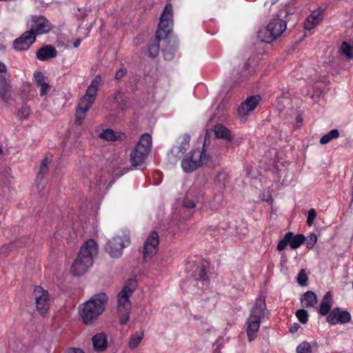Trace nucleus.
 <instances>
[{"label":"nucleus","instance_id":"1","mask_svg":"<svg viewBox=\"0 0 353 353\" xmlns=\"http://www.w3.org/2000/svg\"><path fill=\"white\" fill-rule=\"evenodd\" d=\"M98 254V245L93 239L85 241L73 262L71 272L75 276L84 274L93 265V259Z\"/></svg>","mask_w":353,"mask_h":353},{"label":"nucleus","instance_id":"2","mask_svg":"<svg viewBox=\"0 0 353 353\" xmlns=\"http://www.w3.org/2000/svg\"><path fill=\"white\" fill-rule=\"evenodd\" d=\"M105 293L94 294L80 306V316L85 324H92L104 311L108 301Z\"/></svg>","mask_w":353,"mask_h":353},{"label":"nucleus","instance_id":"3","mask_svg":"<svg viewBox=\"0 0 353 353\" xmlns=\"http://www.w3.org/2000/svg\"><path fill=\"white\" fill-rule=\"evenodd\" d=\"M268 314L264 299H257L251 309L250 316L247 319V335L249 341L254 340L260 327L261 321Z\"/></svg>","mask_w":353,"mask_h":353},{"label":"nucleus","instance_id":"4","mask_svg":"<svg viewBox=\"0 0 353 353\" xmlns=\"http://www.w3.org/2000/svg\"><path fill=\"white\" fill-rule=\"evenodd\" d=\"M101 81V77L97 75L88 87L85 94L81 98L76 111V123L78 125L82 123L87 112L94 103Z\"/></svg>","mask_w":353,"mask_h":353},{"label":"nucleus","instance_id":"5","mask_svg":"<svg viewBox=\"0 0 353 353\" xmlns=\"http://www.w3.org/2000/svg\"><path fill=\"white\" fill-rule=\"evenodd\" d=\"M210 157L199 149L191 150L181 161V168L185 172H192L200 166H209Z\"/></svg>","mask_w":353,"mask_h":353},{"label":"nucleus","instance_id":"6","mask_svg":"<svg viewBox=\"0 0 353 353\" xmlns=\"http://www.w3.org/2000/svg\"><path fill=\"white\" fill-rule=\"evenodd\" d=\"M152 144V137L144 134L140 138L130 154V162L133 167H141L148 154Z\"/></svg>","mask_w":353,"mask_h":353},{"label":"nucleus","instance_id":"7","mask_svg":"<svg viewBox=\"0 0 353 353\" xmlns=\"http://www.w3.org/2000/svg\"><path fill=\"white\" fill-rule=\"evenodd\" d=\"M172 24V6L170 3H168L161 15L156 32L157 38L166 39L171 32Z\"/></svg>","mask_w":353,"mask_h":353},{"label":"nucleus","instance_id":"8","mask_svg":"<svg viewBox=\"0 0 353 353\" xmlns=\"http://www.w3.org/2000/svg\"><path fill=\"white\" fill-rule=\"evenodd\" d=\"M130 243V236L128 234H123L122 236H115L108 241L105 250L111 257L118 258L121 256L123 248L128 246Z\"/></svg>","mask_w":353,"mask_h":353},{"label":"nucleus","instance_id":"9","mask_svg":"<svg viewBox=\"0 0 353 353\" xmlns=\"http://www.w3.org/2000/svg\"><path fill=\"white\" fill-rule=\"evenodd\" d=\"M28 26L35 37L37 34L48 33L52 28L51 23L45 17L41 15L32 16L28 23Z\"/></svg>","mask_w":353,"mask_h":353},{"label":"nucleus","instance_id":"10","mask_svg":"<svg viewBox=\"0 0 353 353\" xmlns=\"http://www.w3.org/2000/svg\"><path fill=\"white\" fill-rule=\"evenodd\" d=\"M36 307L41 315H44L50 307V296L47 290L41 286H35L33 292Z\"/></svg>","mask_w":353,"mask_h":353},{"label":"nucleus","instance_id":"11","mask_svg":"<svg viewBox=\"0 0 353 353\" xmlns=\"http://www.w3.org/2000/svg\"><path fill=\"white\" fill-rule=\"evenodd\" d=\"M130 296L123 292L118 294L117 309L120 314L119 322L121 325L127 323L129 320V314L131 309V302L129 300Z\"/></svg>","mask_w":353,"mask_h":353},{"label":"nucleus","instance_id":"12","mask_svg":"<svg viewBox=\"0 0 353 353\" xmlns=\"http://www.w3.org/2000/svg\"><path fill=\"white\" fill-rule=\"evenodd\" d=\"M159 234L157 232L152 231L146 239L143 250V255L145 260L151 259L158 252Z\"/></svg>","mask_w":353,"mask_h":353},{"label":"nucleus","instance_id":"13","mask_svg":"<svg viewBox=\"0 0 353 353\" xmlns=\"http://www.w3.org/2000/svg\"><path fill=\"white\" fill-rule=\"evenodd\" d=\"M35 41V35L28 30L13 41V47L17 50H26Z\"/></svg>","mask_w":353,"mask_h":353},{"label":"nucleus","instance_id":"14","mask_svg":"<svg viewBox=\"0 0 353 353\" xmlns=\"http://www.w3.org/2000/svg\"><path fill=\"white\" fill-rule=\"evenodd\" d=\"M351 320L350 313L347 311L341 310L336 307L333 309L328 314L327 321L330 324L346 323Z\"/></svg>","mask_w":353,"mask_h":353},{"label":"nucleus","instance_id":"15","mask_svg":"<svg viewBox=\"0 0 353 353\" xmlns=\"http://www.w3.org/2000/svg\"><path fill=\"white\" fill-rule=\"evenodd\" d=\"M190 138L188 134L183 135L180 146L174 148L170 150V152L168 154V157L172 163L176 162L178 159L181 158L187 151L190 146Z\"/></svg>","mask_w":353,"mask_h":353},{"label":"nucleus","instance_id":"16","mask_svg":"<svg viewBox=\"0 0 353 353\" xmlns=\"http://www.w3.org/2000/svg\"><path fill=\"white\" fill-rule=\"evenodd\" d=\"M261 97L259 95H254L248 97L238 108L239 114L242 117L248 115L255 109L259 103Z\"/></svg>","mask_w":353,"mask_h":353},{"label":"nucleus","instance_id":"17","mask_svg":"<svg viewBox=\"0 0 353 353\" xmlns=\"http://www.w3.org/2000/svg\"><path fill=\"white\" fill-rule=\"evenodd\" d=\"M36 55L39 60L43 61L57 57V51L52 46L46 45L39 49Z\"/></svg>","mask_w":353,"mask_h":353},{"label":"nucleus","instance_id":"18","mask_svg":"<svg viewBox=\"0 0 353 353\" xmlns=\"http://www.w3.org/2000/svg\"><path fill=\"white\" fill-rule=\"evenodd\" d=\"M268 26L276 39L286 29V22L281 19H272Z\"/></svg>","mask_w":353,"mask_h":353},{"label":"nucleus","instance_id":"19","mask_svg":"<svg viewBox=\"0 0 353 353\" xmlns=\"http://www.w3.org/2000/svg\"><path fill=\"white\" fill-rule=\"evenodd\" d=\"M94 350L97 352H103L108 347V341L105 334L99 333L95 334L92 339Z\"/></svg>","mask_w":353,"mask_h":353},{"label":"nucleus","instance_id":"20","mask_svg":"<svg viewBox=\"0 0 353 353\" xmlns=\"http://www.w3.org/2000/svg\"><path fill=\"white\" fill-rule=\"evenodd\" d=\"M214 132L216 137L218 139H225L228 141H231L233 139L230 130L222 124L215 125Z\"/></svg>","mask_w":353,"mask_h":353},{"label":"nucleus","instance_id":"21","mask_svg":"<svg viewBox=\"0 0 353 353\" xmlns=\"http://www.w3.org/2000/svg\"><path fill=\"white\" fill-rule=\"evenodd\" d=\"M206 266L205 262L201 263L196 265L195 271L192 273V276L196 281H201L203 282H207L208 280V276L206 272Z\"/></svg>","mask_w":353,"mask_h":353},{"label":"nucleus","instance_id":"22","mask_svg":"<svg viewBox=\"0 0 353 353\" xmlns=\"http://www.w3.org/2000/svg\"><path fill=\"white\" fill-rule=\"evenodd\" d=\"M257 37L260 41L265 43H271L276 40L275 36H274L272 32L270 31L268 26L260 29L258 32Z\"/></svg>","mask_w":353,"mask_h":353},{"label":"nucleus","instance_id":"23","mask_svg":"<svg viewBox=\"0 0 353 353\" xmlns=\"http://www.w3.org/2000/svg\"><path fill=\"white\" fill-rule=\"evenodd\" d=\"M301 301L305 307H314L317 303V297L314 292L307 291L303 294Z\"/></svg>","mask_w":353,"mask_h":353},{"label":"nucleus","instance_id":"24","mask_svg":"<svg viewBox=\"0 0 353 353\" xmlns=\"http://www.w3.org/2000/svg\"><path fill=\"white\" fill-rule=\"evenodd\" d=\"M332 301V294L330 292H327L323 296V301L321 303L319 313L321 315H327L331 308L330 302Z\"/></svg>","mask_w":353,"mask_h":353},{"label":"nucleus","instance_id":"25","mask_svg":"<svg viewBox=\"0 0 353 353\" xmlns=\"http://www.w3.org/2000/svg\"><path fill=\"white\" fill-rule=\"evenodd\" d=\"M286 234H291V236L289 237L288 243L292 249H296L299 248L305 240V237L303 234L294 235L292 232H288Z\"/></svg>","mask_w":353,"mask_h":353},{"label":"nucleus","instance_id":"26","mask_svg":"<svg viewBox=\"0 0 353 353\" xmlns=\"http://www.w3.org/2000/svg\"><path fill=\"white\" fill-rule=\"evenodd\" d=\"M192 191L190 190L183 199V206L190 209L194 208L196 203H199L201 199V196L199 195L196 196L194 199L192 198Z\"/></svg>","mask_w":353,"mask_h":353},{"label":"nucleus","instance_id":"27","mask_svg":"<svg viewBox=\"0 0 353 353\" xmlns=\"http://www.w3.org/2000/svg\"><path fill=\"white\" fill-rule=\"evenodd\" d=\"M163 38H157L150 43L148 46V53L150 57H156L159 52V42L161 40H163Z\"/></svg>","mask_w":353,"mask_h":353},{"label":"nucleus","instance_id":"28","mask_svg":"<svg viewBox=\"0 0 353 353\" xmlns=\"http://www.w3.org/2000/svg\"><path fill=\"white\" fill-rule=\"evenodd\" d=\"M143 338V332H137L134 334H132L130 341H129V347L132 350H134L138 347L141 340Z\"/></svg>","mask_w":353,"mask_h":353},{"label":"nucleus","instance_id":"29","mask_svg":"<svg viewBox=\"0 0 353 353\" xmlns=\"http://www.w3.org/2000/svg\"><path fill=\"white\" fill-rule=\"evenodd\" d=\"M339 137V130L333 129L328 133L324 134L320 139V143L323 145L327 144L333 139H336Z\"/></svg>","mask_w":353,"mask_h":353},{"label":"nucleus","instance_id":"30","mask_svg":"<svg viewBox=\"0 0 353 353\" xmlns=\"http://www.w3.org/2000/svg\"><path fill=\"white\" fill-rule=\"evenodd\" d=\"M137 286V283L135 279H129L121 292L131 296Z\"/></svg>","mask_w":353,"mask_h":353},{"label":"nucleus","instance_id":"31","mask_svg":"<svg viewBox=\"0 0 353 353\" xmlns=\"http://www.w3.org/2000/svg\"><path fill=\"white\" fill-rule=\"evenodd\" d=\"M99 136L101 139L112 141H117L120 138V136L117 135V133L111 129L103 130Z\"/></svg>","mask_w":353,"mask_h":353},{"label":"nucleus","instance_id":"32","mask_svg":"<svg viewBox=\"0 0 353 353\" xmlns=\"http://www.w3.org/2000/svg\"><path fill=\"white\" fill-rule=\"evenodd\" d=\"M214 182L220 188H225L228 182V174L223 171H220L215 176Z\"/></svg>","mask_w":353,"mask_h":353},{"label":"nucleus","instance_id":"33","mask_svg":"<svg viewBox=\"0 0 353 353\" xmlns=\"http://www.w3.org/2000/svg\"><path fill=\"white\" fill-rule=\"evenodd\" d=\"M51 162V159L48 157H45L44 159L41 161L40 169L38 173L37 179H42L46 174L48 172V165Z\"/></svg>","mask_w":353,"mask_h":353},{"label":"nucleus","instance_id":"34","mask_svg":"<svg viewBox=\"0 0 353 353\" xmlns=\"http://www.w3.org/2000/svg\"><path fill=\"white\" fill-rule=\"evenodd\" d=\"M9 83L7 79L2 75H0V97L3 99H6V93L9 90Z\"/></svg>","mask_w":353,"mask_h":353},{"label":"nucleus","instance_id":"35","mask_svg":"<svg viewBox=\"0 0 353 353\" xmlns=\"http://www.w3.org/2000/svg\"><path fill=\"white\" fill-rule=\"evenodd\" d=\"M341 48L343 53L348 58V59L352 60L353 52L352 46L347 42L344 41L342 43Z\"/></svg>","mask_w":353,"mask_h":353},{"label":"nucleus","instance_id":"36","mask_svg":"<svg viewBox=\"0 0 353 353\" xmlns=\"http://www.w3.org/2000/svg\"><path fill=\"white\" fill-rule=\"evenodd\" d=\"M296 353H312L310 344L307 341H303L296 347Z\"/></svg>","mask_w":353,"mask_h":353},{"label":"nucleus","instance_id":"37","mask_svg":"<svg viewBox=\"0 0 353 353\" xmlns=\"http://www.w3.org/2000/svg\"><path fill=\"white\" fill-rule=\"evenodd\" d=\"M308 277L304 269H301L297 276V283L301 286L307 285Z\"/></svg>","mask_w":353,"mask_h":353},{"label":"nucleus","instance_id":"38","mask_svg":"<svg viewBox=\"0 0 353 353\" xmlns=\"http://www.w3.org/2000/svg\"><path fill=\"white\" fill-rule=\"evenodd\" d=\"M296 316L299 321L303 324L306 323L308 321V314L305 310H298L296 312Z\"/></svg>","mask_w":353,"mask_h":353},{"label":"nucleus","instance_id":"39","mask_svg":"<svg viewBox=\"0 0 353 353\" xmlns=\"http://www.w3.org/2000/svg\"><path fill=\"white\" fill-rule=\"evenodd\" d=\"M30 113V108L26 104H23L18 112V117L20 119H28Z\"/></svg>","mask_w":353,"mask_h":353},{"label":"nucleus","instance_id":"40","mask_svg":"<svg viewBox=\"0 0 353 353\" xmlns=\"http://www.w3.org/2000/svg\"><path fill=\"white\" fill-rule=\"evenodd\" d=\"M165 59L170 61L174 57L175 49L172 48H166L162 50Z\"/></svg>","mask_w":353,"mask_h":353},{"label":"nucleus","instance_id":"41","mask_svg":"<svg viewBox=\"0 0 353 353\" xmlns=\"http://www.w3.org/2000/svg\"><path fill=\"white\" fill-rule=\"evenodd\" d=\"M319 23L320 21L319 20H314V19H310V17L308 16L304 23V28L310 30L314 28Z\"/></svg>","mask_w":353,"mask_h":353},{"label":"nucleus","instance_id":"42","mask_svg":"<svg viewBox=\"0 0 353 353\" xmlns=\"http://www.w3.org/2000/svg\"><path fill=\"white\" fill-rule=\"evenodd\" d=\"M291 236L290 234H285L284 237L279 242L277 245V250L281 251L285 248L288 245L289 237Z\"/></svg>","mask_w":353,"mask_h":353},{"label":"nucleus","instance_id":"43","mask_svg":"<svg viewBox=\"0 0 353 353\" xmlns=\"http://www.w3.org/2000/svg\"><path fill=\"white\" fill-rule=\"evenodd\" d=\"M310 19L319 20L320 22L323 17V10L321 9H317L314 10L310 15Z\"/></svg>","mask_w":353,"mask_h":353},{"label":"nucleus","instance_id":"44","mask_svg":"<svg viewBox=\"0 0 353 353\" xmlns=\"http://www.w3.org/2000/svg\"><path fill=\"white\" fill-rule=\"evenodd\" d=\"M316 210L313 208H311L308 211L307 219V223L309 226H311L313 224L314 221L316 218Z\"/></svg>","mask_w":353,"mask_h":353},{"label":"nucleus","instance_id":"45","mask_svg":"<svg viewBox=\"0 0 353 353\" xmlns=\"http://www.w3.org/2000/svg\"><path fill=\"white\" fill-rule=\"evenodd\" d=\"M34 78L35 80V82L37 83V85L39 86L41 83H44V79L45 77L43 74L41 72L37 71L34 73Z\"/></svg>","mask_w":353,"mask_h":353},{"label":"nucleus","instance_id":"46","mask_svg":"<svg viewBox=\"0 0 353 353\" xmlns=\"http://www.w3.org/2000/svg\"><path fill=\"white\" fill-rule=\"evenodd\" d=\"M317 241V236L312 233L309 236V241L307 243V248H312Z\"/></svg>","mask_w":353,"mask_h":353},{"label":"nucleus","instance_id":"47","mask_svg":"<svg viewBox=\"0 0 353 353\" xmlns=\"http://www.w3.org/2000/svg\"><path fill=\"white\" fill-rule=\"evenodd\" d=\"M39 86L40 87V95L42 97L46 95L50 89V86L46 82L41 83Z\"/></svg>","mask_w":353,"mask_h":353},{"label":"nucleus","instance_id":"48","mask_svg":"<svg viewBox=\"0 0 353 353\" xmlns=\"http://www.w3.org/2000/svg\"><path fill=\"white\" fill-rule=\"evenodd\" d=\"M127 74V70L125 68H121L118 71H117L115 74V79L121 80L123 77H124Z\"/></svg>","mask_w":353,"mask_h":353},{"label":"nucleus","instance_id":"49","mask_svg":"<svg viewBox=\"0 0 353 353\" xmlns=\"http://www.w3.org/2000/svg\"><path fill=\"white\" fill-rule=\"evenodd\" d=\"M123 100V93L120 91L114 93L113 96V101L117 103H119L121 101Z\"/></svg>","mask_w":353,"mask_h":353},{"label":"nucleus","instance_id":"50","mask_svg":"<svg viewBox=\"0 0 353 353\" xmlns=\"http://www.w3.org/2000/svg\"><path fill=\"white\" fill-rule=\"evenodd\" d=\"M1 184H0V195L6 197L7 196V193L10 191V188L8 185L5 187H1Z\"/></svg>","mask_w":353,"mask_h":353},{"label":"nucleus","instance_id":"51","mask_svg":"<svg viewBox=\"0 0 353 353\" xmlns=\"http://www.w3.org/2000/svg\"><path fill=\"white\" fill-rule=\"evenodd\" d=\"M250 63L248 61H246L245 63H244V65H243V70H244V77L246 78L248 74H249V68H250Z\"/></svg>","mask_w":353,"mask_h":353},{"label":"nucleus","instance_id":"52","mask_svg":"<svg viewBox=\"0 0 353 353\" xmlns=\"http://www.w3.org/2000/svg\"><path fill=\"white\" fill-rule=\"evenodd\" d=\"M209 145L210 141L208 139L207 136H205L201 151H203L205 153H206L205 151L207 150V148Z\"/></svg>","mask_w":353,"mask_h":353},{"label":"nucleus","instance_id":"53","mask_svg":"<svg viewBox=\"0 0 353 353\" xmlns=\"http://www.w3.org/2000/svg\"><path fill=\"white\" fill-rule=\"evenodd\" d=\"M65 353H85V352L80 348H70L68 350H67Z\"/></svg>","mask_w":353,"mask_h":353},{"label":"nucleus","instance_id":"54","mask_svg":"<svg viewBox=\"0 0 353 353\" xmlns=\"http://www.w3.org/2000/svg\"><path fill=\"white\" fill-rule=\"evenodd\" d=\"M300 325L298 323H294L290 327V332L294 333L298 330Z\"/></svg>","mask_w":353,"mask_h":353},{"label":"nucleus","instance_id":"55","mask_svg":"<svg viewBox=\"0 0 353 353\" xmlns=\"http://www.w3.org/2000/svg\"><path fill=\"white\" fill-rule=\"evenodd\" d=\"M7 71V67L6 65L0 62V73H5Z\"/></svg>","mask_w":353,"mask_h":353},{"label":"nucleus","instance_id":"56","mask_svg":"<svg viewBox=\"0 0 353 353\" xmlns=\"http://www.w3.org/2000/svg\"><path fill=\"white\" fill-rule=\"evenodd\" d=\"M81 40L80 39H77L74 43H73V47L74 48H77L79 47V46L80 45L81 43Z\"/></svg>","mask_w":353,"mask_h":353},{"label":"nucleus","instance_id":"57","mask_svg":"<svg viewBox=\"0 0 353 353\" xmlns=\"http://www.w3.org/2000/svg\"><path fill=\"white\" fill-rule=\"evenodd\" d=\"M102 183L101 180H100V181H99L98 180H97V182H96V186H98L99 188L100 189L101 188V183Z\"/></svg>","mask_w":353,"mask_h":353},{"label":"nucleus","instance_id":"58","mask_svg":"<svg viewBox=\"0 0 353 353\" xmlns=\"http://www.w3.org/2000/svg\"><path fill=\"white\" fill-rule=\"evenodd\" d=\"M3 152V149L0 148V153L1 154Z\"/></svg>","mask_w":353,"mask_h":353},{"label":"nucleus","instance_id":"59","mask_svg":"<svg viewBox=\"0 0 353 353\" xmlns=\"http://www.w3.org/2000/svg\"><path fill=\"white\" fill-rule=\"evenodd\" d=\"M276 0L273 1L272 3V4H273V3H275V2H276Z\"/></svg>","mask_w":353,"mask_h":353},{"label":"nucleus","instance_id":"60","mask_svg":"<svg viewBox=\"0 0 353 353\" xmlns=\"http://www.w3.org/2000/svg\"><path fill=\"white\" fill-rule=\"evenodd\" d=\"M23 243V245H26V242H24V243ZM21 246H23V245H22Z\"/></svg>","mask_w":353,"mask_h":353}]
</instances>
